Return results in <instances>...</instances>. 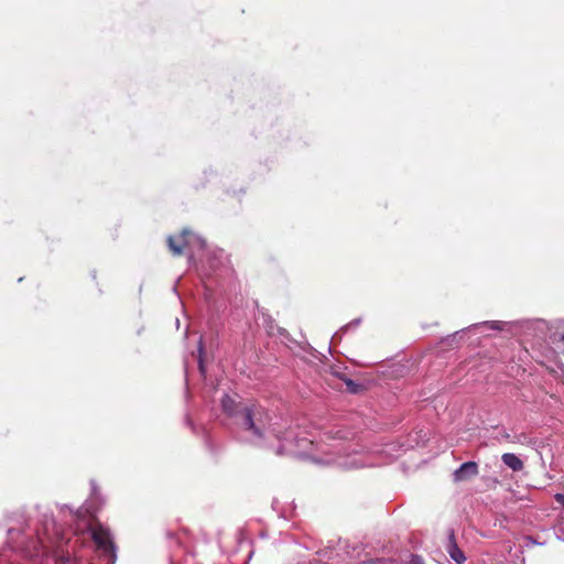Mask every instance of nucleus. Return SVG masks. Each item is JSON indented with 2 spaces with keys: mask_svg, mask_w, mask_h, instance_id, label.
Instances as JSON below:
<instances>
[{
  "mask_svg": "<svg viewBox=\"0 0 564 564\" xmlns=\"http://www.w3.org/2000/svg\"><path fill=\"white\" fill-rule=\"evenodd\" d=\"M322 457H313L317 464L337 466L345 470L359 469L373 466V459L369 451L357 449V445H333L330 449L321 448Z\"/></svg>",
  "mask_w": 564,
  "mask_h": 564,
  "instance_id": "2",
  "label": "nucleus"
},
{
  "mask_svg": "<svg viewBox=\"0 0 564 564\" xmlns=\"http://www.w3.org/2000/svg\"><path fill=\"white\" fill-rule=\"evenodd\" d=\"M330 373L343 381V378H346L347 376L343 372L340 366H332L330 367Z\"/></svg>",
  "mask_w": 564,
  "mask_h": 564,
  "instance_id": "15",
  "label": "nucleus"
},
{
  "mask_svg": "<svg viewBox=\"0 0 564 564\" xmlns=\"http://www.w3.org/2000/svg\"><path fill=\"white\" fill-rule=\"evenodd\" d=\"M348 435H349V432H347L338 426H333V427L323 430L319 437H321V442L324 443L326 441H332V440H346V438H348Z\"/></svg>",
  "mask_w": 564,
  "mask_h": 564,
  "instance_id": "8",
  "label": "nucleus"
},
{
  "mask_svg": "<svg viewBox=\"0 0 564 564\" xmlns=\"http://www.w3.org/2000/svg\"><path fill=\"white\" fill-rule=\"evenodd\" d=\"M221 408L232 421L239 441L258 447L272 449L276 455L299 454L304 448L301 442L293 444L285 436L284 426L271 423L270 413L261 405L248 404L236 398L225 394L221 399Z\"/></svg>",
  "mask_w": 564,
  "mask_h": 564,
  "instance_id": "1",
  "label": "nucleus"
},
{
  "mask_svg": "<svg viewBox=\"0 0 564 564\" xmlns=\"http://www.w3.org/2000/svg\"><path fill=\"white\" fill-rule=\"evenodd\" d=\"M554 499L564 508V494H556Z\"/></svg>",
  "mask_w": 564,
  "mask_h": 564,
  "instance_id": "18",
  "label": "nucleus"
},
{
  "mask_svg": "<svg viewBox=\"0 0 564 564\" xmlns=\"http://www.w3.org/2000/svg\"><path fill=\"white\" fill-rule=\"evenodd\" d=\"M554 529L557 539L564 541V517L557 520Z\"/></svg>",
  "mask_w": 564,
  "mask_h": 564,
  "instance_id": "14",
  "label": "nucleus"
},
{
  "mask_svg": "<svg viewBox=\"0 0 564 564\" xmlns=\"http://www.w3.org/2000/svg\"><path fill=\"white\" fill-rule=\"evenodd\" d=\"M411 564H424V563H423V561H422V558H421V557H419V556H413V557L411 558Z\"/></svg>",
  "mask_w": 564,
  "mask_h": 564,
  "instance_id": "19",
  "label": "nucleus"
},
{
  "mask_svg": "<svg viewBox=\"0 0 564 564\" xmlns=\"http://www.w3.org/2000/svg\"><path fill=\"white\" fill-rule=\"evenodd\" d=\"M91 539L97 550L107 558V564H115L117 561V547L110 531L102 525L95 527L91 529Z\"/></svg>",
  "mask_w": 564,
  "mask_h": 564,
  "instance_id": "4",
  "label": "nucleus"
},
{
  "mask_svg": "<svg viewBox=\"0 0 564 564\" xmlns=\"http://www.w3.org/2000/svg\"><path fill=\"white\" fill-rule=\"evenodd\" d=\"M91 486H93V490H94V492H95V491H96V486H95V482H94V481L91 482Z\"/></svg>",
  "mask_w": 564,
  "mask_h": 564,
  "instance_id": "21",
  "label": "nucleus"
},
{
  "mask_svg": "<svg viewBox=\"0 0 564 564\" xmlns=\"http://www.w3.org/2000/svg\"><path fill=\"white\" fill-rule=\"evenodd\" d=\"M58 539H59V533L57 531L55 532L54 538L48 535L47 533H45V538L37 536V539L32 542V544H33L32 549L25 547L23 550V552L25 553L26 556H30V557L36 556L40 554V551L42 549L46 547V545H45L46 541L50 543H57Z\"/></svg>",
  "mask_w": 564,
  "mask_h": 564,
  "instance_id": "7",
  "label": "nucleus"
},
{
  "mask_svg": "<svg viewBox=\"0 0 564 564\" xmlns=\"http://www.w3.org/2000/svg\"><path fill=\"white\" fill-rule=\"evenodd\" d=\"M361 323V318H356L354 321H351L349 324L345 325L340 332H346L347 329H349L350 327H357L359 324Z\"/></svg>",
  "mask_w": 564,
  "mask_h": 564,
  "instance_id": "16",
  "label": "nucleus"
},
{
  "mask_svg": "<svg viewBox=\"0 0 564 564\" xmlns=\"http://www.w3.org/2000/svg\"><path fill=\"white\" fill-rule=\"evenodd\" d=\"M203 354H204V346H203V341H202V338H200L199 343H198V368H199V372L203 376H205L206 368H205V365H204Z\"/></svg>",
  "mask_w": 564,
  "mask_h": 564,
  "instance_id": "13",
  "label": "nucleus"
},
{
  "mask_svg": "<svg viewBox=\"0 0 564 564\" xmlns=\"http://www.w3.org/2000/svg\"><path fill=\"white\" fill-rule=\"evenodd\" d=\"M167 246L175 256L182 254L184 248L188 249V261L192 262L195 258L196 250H204L206 241L198 235L188 229H183L178 237L169 236Z\"/></svg>",
  "mask_w": 564,
  "mask_h": 564,
  "instance_id": "3",
  "label": "nucleus"
},
{
  "mask_svg": "<svg viewBox=\"0 0 564 564\" xmlns=\"http://www.w3.org/2000/svg\"><path fill=\"white\" fill-rule=\"evenodd\" d=\"M343 382L345 383L347 391L350 393H358L362 390V386L360 383L351 380L348 377L343 378Z\"/></svg>",
  "mask_w": 564,
  "mask_h": 564,
  "instance_id": "12",
  "label": "nucleus"
},
{
  "mask_svg": "<svg viewBox=\"0 0 564 564\" xmlns=\"http://www.w3.org/2000/svg\"><path fill=\"white\" fill-rule=\"evenodd\" d=\"M503 325H505V323H502V322L487 321V322L474 324V325L469 326L467 329L485 328V329H490V330H501L503 328Z\"/></svg>",
  "mask_w": 564,
  "mask_h": 564,
  "instance_id": "11",
  "label": "nucleus"
},
{
  "mask_svg": "<svg viewBox=\"0 0 564 564\" xmlns=\"http://www.w3.org/2000/svg\"><path fill=\"white\" fill-rule=\"evenodd\" d=\"M338 336H339V334H338V333L334 334V336H333V340H334L336 337H338Z\"/></svg>",
  "mask_w": 564,
  "mask_h": 564,
  "instance_id": "22",
  "label": "nucleus"
},
{
  "mask_svg": "<svg viewBox=\"0 0 564 564\" xmlns=\"http://www.w3.org/2000/svg\"><path fill=\"white\" fill-rule=\"evenodd\" d=\"M224 256H225V252L223 250H219L217 256H215V258L220 260Z\"/></svg>",
  "mask_w": 564,
  "mask_h": 564,
  "instance_id": "20",
  "label": "nucleus"
},
{
  "mask_svg": "<svg viewBox=\"0 0 564 564\" xmlns=\"http://www.w3.org/2000/svg\"><path fill=\"white\" fill-rule=\"evenodd\" d=\"M478 475V465L476 462L463 463L453 474L455 481H463L470 479Z\"/></svg>",
  "mask_w": 564,
  "mask_h": 564,
  "instance_id": "6",
  "label": "nucleus"
},
{
  "mask_svg": "<svg viewBox=\"0 0 564 564\" xmlns=\"http://www.w3.org/2000/svg\"><path fill=\"white\" fill-rule=\"evenodd\" d=\"M446 551L449 555V557L456 563V564H464L466 562V556L464 552L459 549L456 539L454 530H448V542L446 546Z\"/></svg>",
  "mask_w": 564,
  "mask_h": 564,
  "instance_id": "5",
  "label": "nucleus"
},
{
  "mask_svg": "<svg viewBox=\"0 0 564 564\" xmlns=\"http://www.w3.org/2000/svg\"><path fill=\"white\" fill-rule=\"evenodd\" d=\"M562 339H564V334L562 335Z\"/></svg>",
  "mask_w": 564,
  "mask_h": 564,
  "instance_id": "23",
  "label": "nucleus"
},
{
  "mask_svg": "<svg viewBox=\"0 0 564 564\" xmlns=\"http://www.w3.org/2000/svg\"><path fill=\"white\" fill-rule=\"evenodd\" d=\"M500 438L506 440V441L516 442V440H511L510 434H509L506 430H501V432H500ZM517 442H521V440H520V438H518V440H517Z\"/></svg>",
  "mask_w": 564,
  "mask_h": 564,
  "instance_id": "17",
  "label": "nucleus"
},
{
  "mask_svg": "<svg viewBox=\"0 0 564 564\" xmlns=\"http://www.w3.org/2000/svg\"><path fill=\"white\" fill-rule=\"evenodd\" d=\"M285 436L293 442V444L296 443V441L299 440H302L303 437H300L297 433L294 432V430L292 429H286L285 430ZM306 440V442H301V444L303 446H305L304 448H300V453L299 454H294L295 456H302L304 454L307 453L308 448L314 446L315 447H318V444H315V440H312V438H307V437H304Z\"/></svg>",
  "mask_w": 564,
  "mask_h": 564,
  "instance_id": "9",
  "label": "nucleus"
},
{
  "mask_svg": "<svg viewBox=\"0 0 564 564\" xmlns=\"http://www.w3.org/2000/svg\"><path fill=\"white\" fill-rule=\"evenodd\" d=\"M502 463L508 466L512 471H520L523 469V462L513 453H506L501 456Z\"/></svg>",
  "mask_w": 564,
  "mask_h": 564,
  "instance_id": "10",
  "label": "nucleus"
}]
</instances>
